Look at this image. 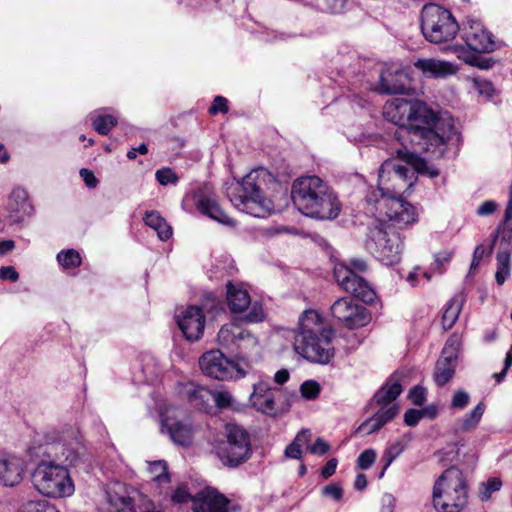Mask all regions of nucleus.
I'll list each match as a JSON object with an SVG mask.
<instances>
[{
    "label": "nucleus",
    "instance_id": "nucleus-42",
    "mask_svg": "<svg viewBox=\"0 0 512 512\" xmlns=\"http://www.w3.org/2000/svg\"><path fill=\"white\" fill-rule=\"evenodd\" d=\"M461 346H462L461 337L456 334H453L449 337V339L445 343V346L442 349V355L445 357H448V359L457 360L458 353L460 351Z\"/></svg>",
    "mask_w": 512,
    "mask_h": 512
},
{
    "label": "nucleus",
    "instance_id": "nucleus-62",
    "mask_svg": "<svg viewBox=\"0 0 512 512\" xmlns=\"http://www.w3.org/2000/svg\"><path fill=\"white\" fill-rule=\"evenodd\" d=\"M337 464H338V461L336 458H331L330 460H328L327 463L325 464V466L322 468V471H321L322 476L325 479L331 477L336 471Z\"/></svg>",
    "mask_w": 512,
    "mask_h": 512
},
{
    "label": "nucleus",
    "instance_id": "nucleus-34",
    "mask_svg": "<svg viewBox=\"0 0 512 512\" xmlns=\"http://www.w3.org/2000/svg\"><path fill=\"white\" fill-rule=\"evenodd\" d=\"M412 435L405 434L402 437L398 438L395 442L391 443L384 452L383 458L385 460V465L380 473V477H383L386 469L391 465V463L405 450L407 445L411 442Z\"/></svg>",
    "mask_w": 512,
    "mask_h": 512
},
{
    "label": "nucleus",
    "instance_id": "nucleus-36",
    "mask_svg": "<svg viewBox=\"0 0 512 512\" xmlns=\"http://www.w3.org/2000/svg\"><path fill=\"white\" fill-rule=\"evenodd\" d=\"M463 298L461 295L452 297L446 304L442 315V326L445 330L453 327L457 321L463 305Z\"/></svg>",
    "mask_w": 512,
    "mask_h": 512
},
{
    "label": "nucleus",
    "instance_id": "nucleus-10",
    "mask_svg": "<svg viewBox=\"0 0 512 512\" xmlns=\"http://www.w3.org/2000/svg\"><path fill=\"white\" fill-rule=\"evenodd\" d=\"M252 453L250 437L247 431L229 423L225 426V439L216 446L220 461L228 467H237L246 462Z\"/></svg>",
    "mask_w": 512,
    "mask_h": 512
},
{
    "label": "nucleus",
    "instance_id": "nucleus-3",
    "mask_svg": "<svg viewBox=\"0 0 512 512\" xmlns=\"http://www.w3.org/2000/svg\"><path fill=\"white\" fill-rule=\"evenodd\" d=\"M293 347L297 354L312 363L328 364L334 357L333 330L315 310H306L293 331Z\"/></svg>",
    "mask_w": 512,
    "mask_h": 512
},
{
    "label": "nucleus",
    "instance_id": "nucleus-18",
    "mask_svg": "<svg viewBox=\"0 0 512 512\" xmlns=\"http://www.w3.org/2000/svg\"><path fill=\"white\" fill-rule=\"evenodd\" d=\"M179 329L188 341L199 340L205 328V316L198 306H188L176 314Z\"/></svg>",
    "mask_w": 512,
    "mask_h": 512
},
{
    "label": "nucleus",
    "instance_id": "nucleus-39",
    "mask_svg": "<svg viewBox=\"0 0 512 512\" xmlns=\"http://www.w3.org/2000/svg\"><path fill=\"white\" fill-rule=\"evenodd\" d=\"M57 261L64 269H74L81 265V256L74 249L62 250L57 254Z\"/></svg>",
    "mask_w": 512,
    "mask_h": 512
},
{
    "label": "nucleus",
    "instance_id": "nucleus-37",
    "mask_svg": "<svg viewBox=\"0 0 512 512\" xmlns=\"http://www.w3.org/2000/svg\"><path fill=\"white\" fill-rule=\"evenodd\" d=\"M484 411L485 405L482 402L478 403L471 412L467 413L463 418L457 421V430L466 432L475 429L480 422Z\"/></svg>",
    "mask_w": 512,
    "mask_h": 512
},
{
    "label": "nucleus",
    "instance_id": "nucleus-13",
    "mask_svg": "<svg viewBox=\"0 0 512 512\" xmlns=\"http://www.w3.org/2000/svg\"><path fill=\"white\" fill-rule=\"evenodd\" d=\"M202 372L217 380H232L243 377L245 372L229 360L220 350H210L199 359Z\"/></svg>",
    "mask_w": 512,
    "mask_h": 512
},
{
    "label": "nucleus",
    "instance_id": "nucleus-44",
    "mask_svg": "<svg viewBox=\"0 0 512 512\" xmlns=\"http://www.w3.org/2000/svg\"><path fill=\"white\" fill-rule=\"evenodd\" d=\"M320 385L314 380H307L300 386L301 395L308 400L315 399L320 393Z\"/></svg>",
    "mask_w": 512,
    "mask_h": 512
},
{
    "label": "nucleus",
    "instance_id": "nucleus-55",
    "mask_svg": "<svg viewBox=\"0 0 512 512\" xmlns=\"http://www.w3.org/2000/svg\"><path fill=\"white\" fill-rule=\"evenodd\" d=\"M322 493L325 496L331 497L332 499L339 501L343 496V489L340 485L332 483L325 486L322 489Z\"/></svg>",
    "mask_w": 512,
    "mask_h": 512
},
{
    "label": "nucleus",
    "instance_id": "nucleus-23",
    "mask_svg": "<svg viewBox=\"0 0 512 512\" xmlns=\"http://www.w3.org/2000/svg\"><path fill=\"white\" fill-rule=\"evenodd\" d=\"M194 204L197 210L215 220L216 222L232 226L234 221L221 209L216 197L212 194H207L204 191H197L193 196Z\"/></svg>",
    "mask_w": 512,
    "mask_h": 512
},
{
    "label": "nucleus",
    "instance_id": "nucleus-12",
    "mask_svg": "<svg viewBox=\"0 0 512 512\" xmlns=\"http://www.w3.org/2000/svg\"><path fill=\"white\" fill-rule=\"evenodd\" d=\"M217 343L222 348L237 355L245 356L258 345V340L241 323L231 321L224 324L218 334Z\"/></svg>",
    "mask_w": 512,
    "mask_h": 512
},
{
    "label": "nucleus",
    "instance_id": "nucleus-27",
    "mask_svg": "<svg viewBox=\"0 0 512 512\" xmlns=\"http://www.w3.org/2000/svg\"><path fill=\"white\" fill-rule=\"evenodd\" d=\"M414 66L425 76L433 78H446L454 75L458 70L454 63L435 58L418 59L414 62Z\"/></svg>",
    "mask_w": 512,
    "mask_h": 512
},
{
    "label": "nucleus",
    "instance_id": "nucleus-24",
    "mask_svg": "<svg viewBox=\"0 0 512 512\" xmlns=\"http://www.w3.org/2000/svg\"><path fill=\"white\" fill-rule=\"evenodd\" d=\"M101 509L104 512H135L132 499L126 494L125 487L121 483H114L108 487Z\"/></svg>",
    "mask_w": 512,
    "mask_h": 512
},
{
    "label": "nucleus",
    "instance_id": "nucleus-15",
    "mask_svg": "<svg viewBox=\"0 0 512 512\" xmlns=\"http://www.w3.org/2000/svg\"><path fill=\"white\" fill-rule=\"evenodd\" d=\"M331 313L334 318L349 329L363 327L370 321L367 309L354 302L350 297L336 300L331 306Z\"/></svg>",
    "mask_w": 512,
    "mask_h": 512
},
{
    "label": "nucleus",
    "instance_id": "nucleus-17",
    "mask_svg": "<svg viewBox=\"0 0 512 512\" xmlns=\"http://www.w3.org/2000/svg\"><path fill=\"white\" fill-rule=\"evenodd\" d=\"M461 37L470 50L478 53H489L495 48L491 33L477 20H468L464 24Z\"/></svg>",
    "mask_w": 512,
    "mask_h": 512
},
{
    "label": "nucleus",
    "instance_id": "nucleus-60",
    "mask_svg": "<svg viewBox=\"0 0 512 512\" xmlns=\"http://www.w3.org/2000/svg\"><path fill=\"white\" fill-rule=\"evenodd\" d=\"M311 438V432L309 429H302L298 434L296 435L295 439L293 440V443L298 445L300 448L302 446L307 445Z\"/></svg>",
    "mask_w": 512,
    "mask_h": 512
},
{
    "label": "nucleus",
    "instance_id": "nucleus-22",
    "mask_svg": "<svg viewBox=\"0 0 512 512\" xmlns=\"http://www.w3.org/2000/svg\"><path fill=\"white\" fill-rule=\"evenodd\" d=\"M192 502L194 512H229V499L212 488L197 493Z\"/></svg>",
    "mask_w": 512,
    "mask_h": 512
},
{
    "label": "nucleus",
    "instance_id": "nucleus-48",
    "mask_svg": "<svg viewBox=\"0 0 512 512\" xmlns=\"http://www.w3.org/2000/svg\"><path fill=\"white\" fill-rule=\"evenodd\" d=\"M376 452L373 449H366L357 458V465L362 470H367L375 462Z\"/></svg>",
    "mask_w": 512,
    "mask_h": 512
},
{
    "label": "nucleus",
    "instance_id": "nucleus-14",
    "mask_svg": "<svg viewBox=\"0 0 512 512\" xmlns=\"http://www.w3.org/2000/svg\"><path fill=\"white\" fill-rule=\"evenodd\" d=\"M226 299L229 309L232 313H242L250 308L243 320L247 323H257L264 319V311L262 306L255 302L251 303V298L246 289L240 284L228 282Z\"/></svg>",
    "mask_w": 512,
    "mask_h": 512
},
{
    "label": "nucleus",
    "instance_id": "nucleus-16",
    "mask_svg": "<svg viewBox=\"0 0 512 512\" xmlns=\"http://www.w3.org/2000/svg\"><path fill=\"white\" fill-rule=\"evenodd\" d=\"M161 431L167 433L173 443L187 446L192 442L193 426L188 418L179 417L178 411L167 409L161 413Z\"/></svg>",
    "mask_w": 512,
    "mask_h": 512
},
{
    "label": "nucleus",
    "instance_id": "nucleus-64",
    "mask_svg": "<svg viewBox=\"0 0 512 512\" xmlns=\"http://www.w3.org/2000/svg\"><path fill=\"white\" fill-rule=\"evenodd\" d=\"M512 219V182L509 187L508 201L504 212V222L508 223Z\"/></svg>",
    "mask_w": 512,
    "mask_h": 512
},
{
    "label": "nucleus",
    "instance_id": "nucleus-50",
    "mask_svg": "<svg viewBox=\"0 0 512 512\" xmlns=\"http://www.w3.org/2000/svg\"><path fill=\"white\" fill-rule=\"evenodd\" d=\"M470 400V396L467 392L463 390H458L454 393L451 400V407L454 409L462 410L464 409Z\"/></svg>",
    "mask_w": 512,
    "mask_h": 512
},
{
    "label": "nucleus",
    "instance_id": "nucleus-41",
    "mask_svg": "<svg viewBox=\"0 0 512 512\" xmlns=\"http://www.w3.org/2000/svg\"><path fill=\"white\" fill-rule=\"evenodd\" d=\"M500 237L501 239V246H503L502 249H508L510 251V248H512V224L511 223H503V225H500L496 233L493 237V242L490 248V252H492L493 246L496 242V240Z\"/></svg>",
    "mask_w": 512,
    "mask_h": 512
},
{
    "label": "nucleus",
    "instance_id": "nucleus-46",
    "mask_svg": "<svg viewBox=\"0 0 512 512\" xmlns=\"http://www.w3.org/2000/svg\"><path fill=\"white\" fill-rule=\"evenodd\" d=\"M473 84L477 92L486 98H491L495 93L493 84L486 79L474 78Z\"/></svg>",
    "mask_w": 512,
    "mask_h": 512
},
{
    "label": "nucleus",
    "instance_id": "nucleus-61",
    "mask_svg": "<svg viewBox=\"0 0 512 512\" xmlns=\"http://www.w3.org/2000/svg\"><path fill=\"white\" fill-rule=\"evenodd\" d=\"M395 504V498L391 494H384L381 498L380 512H392Z\"/></svg>",
    "mask_w": 512,
    "mask_h": 512
},
{
    "label": "nucleus",
    "instance_id": "nucleus-31",
    "mask_svg": "<svg viewBox=\"0 0 512 512\" xmlns=\"http://www.w3.org/2000/svg\"><path fill=\"white\" fill-rule=\"evenodd\" d=\"M402 386L398 381L389 380L374 395L373 402L379 406V409L394 406L399 410L395 403L396 398L401 394Z\"/></svg>",
    "mask_w": 512,
    "mask_h": 512
},
{
    "label": "nucleus",
    "instance_id": "nucleus-35",
    "mask_svg": "<svg viewBox=\"0 0 512 512\" xmlns=\"http://www.w3.org/2000/svg\"><path fill=\"white\" fill-rule=\"evenodd\" d=\"M108 109L95 111L91 115L93 128L101 135H107L117 124V118Z\"/></svg>",
    "mask_w": 512,
    "mask_h": 512
},
{
    "label": "nucleus",
    "instance_id": "nucleus-45",
    "mask_svg": "<svg viewBox=\"0 0 512 512\" xmlns=\"http://www.w3.org/2000/svg\"><path fill=\"white\" fill-rule=\"evenodd\" d=\"M156 180L160 185L176 184L179 180L177 174L170 168H162L155 173Z\"/></svg>",
    "mask_w": 512,
    "mask_h": 512
},
{
    "label": "nucleus",
    "instance_id": "nucleus-54",
    "mask_svg": "<svg viewBox=\"0 0 512 512\" xmlns=\"http://www.w3.org/2000/svg\"><path fill=\"white\" fill-rule=\"evenodd\" d=\"M191 499V495L188 492L185 485L179 486L174 493L171 495V500L174 503H186Z\"/></svg>",
    "mask_w": 512,
    "mask_h": 512
},
{
    "label": "nucleus",
    "instance_id": "nucleus-4",
    "mask_svg": "<svg viewBox=\"0 0 512 512\" xmlns=\"http://www.w3.org/2000/svg\"><path fill=\"white\" fill-rule=\"evenodd\" d=\"M294 205L305 216L319 219H335L341 210L337 195L318 176L297 178L291 188Z\"/></svg>",
    "mask_w": 512,
    "mask_h": 512
},
{
    "label": "nucleus",
    "instance_id": "nucleus-29",
    "mask_svg": "<svg viewBox=\"0 0 512 512\" xmlns=\"http://www.w3.org/2000/svg\"><path fill=\"white\" fill-rule=\"evenodd\" d=\"M147 471L155 492L158 495H167L171 482L167 463L164 460L149 462Z\"/></svg>",
    "mask_w": 512,
    "mask_h": 512
},
{
    "label": "nucleus",
    "instance_id": "nucleus-49",
    "mask_svg": "<svg viewBox=\"0 0 512 512\" xmlns=\"http://www.w3.org/2000/svg\"><path fill=\"white\" fill-rule=\"evenodd\" d=\"M429 409H409L404 414V422L407 426H416Z\"/></svg>",
    "mask_w": 512,
    "mask_h": 512
},
{
    "label": "nucleus",
    "instance_id": "nucleus-43",
    "mask_svg": "<svg viewBox=\"0 0 512 512\" xmlns=\"http://www.w3.org/2000/svg\"><path fill=\"white\" fill-rule=\"evenodd\" d=\"M18 512H58L54 506L43 500L28 501L24 503Z\"/></svg>",
    "mask_w": 512,
    "mask_h": 512
},
{
    "label": "nucleus",
    "instance_id": "nucleus-59",
    "mask_svg": "<svg viewBox=\"0 0 512 512\" xmlns=\"http://www.w3.org/2000/svg\"><path fill=\"white\" fill-rule=\"evenodd\" d=\"M326 9L331 13H341L344 11L346 0H325Z\"/></svg>",
    "mask_w": 512,
    "mask_h": 512
},
{
    "label": "nucleus",
    "instance_id": "nucleus-40",
    "mask_svg": "<svg viewBox=\"0 0 512 512\" xmlns=\"http://www.w3.org/2000/svg\"><path fill=\"white\" fill-rule=\"evenodd\" d=\"M502 487V481L498 477H491L479 485V498L481 501H488L492 494L499 491Z\"/></svg>",
    "mask_w": 512,
    "mask_h": 512
},
{
    "label": "nucleus",
    "instance_id": "nucleus-32",
    "mask_svg": "<svg viewBox=\"0 0 512 512\" xmlns=\"http://www.w3.org/2000/svg\"><path fill=\"white\" fill-rule=\"evenodd\" d=\"M145 224L152 228L161 241H167L172 236V228L157 211H147L143 218Z\"/></svg>",
    "mask_w": 512,
    "mask_h": 512
},
{
    "label": "nucleus",
    "instance_id": "nucleus-30",
    "mask_svg": "<svg viewBox=\"0 0 512 512\" xmlns=\"http://www.w3.org/2000/svg\"><path fill=\"white\" fill-rule=\"evenodd\" d=\"M398 414V409L394 406H388L384 409H378L377 412L358 428V433L369 435L380 430L387 422L391 421Z\"/></svg>",
    "mask_w": 512,
    "mask_h": 512
},
{
    "label": "nucleus",
    "instance_id": "nucleus-7",
    "mask_svg": "<svg viewBox=\"0 0 512 512\" xmlns=\"http://www.w3.org/2000/svg\"><path fill=\"white\" fill-rule=\"evenodd\" d=\"M37 491L51 498H65L74 493L75 486L66 466L54 461H41L32 474Z\"/></svg>",
    "mask_w": 512,
    "mask_h": 512
},
{
    "label": "nucleus",
    "instance_id": "nucleus-20",
    "mask_svg": "<svg viewBox=\"0 0 512 512\" xmlns=\"http://www.w3.org/2000/svg\"><path fill=\"white\" fill-rule=\"evenodd\" d=\"M179 397L199 410L208 412L212 406L213 391L193 382H179L175 388Z\"/></svg>",
    "mask_w": 512,
    "mask_h": 512
},
{
    "label": "nucleus",
    "instance_id": "nucleus-26",
    "mask_svg": "<svg viewBox=\"0 0 512 512\" xmlns=\"http://www.w3.org/2000/svg\"><path fill=\"white\" fill-rule=\"evenodd\" d=\"M8 210L13 223H20L31 215L33 207L25 189L17 187L12 190L8 200Z\"/></svg>",
    "mask_w": 512,
    "mask_h": 512
},
{
    "label": "nucleus",
    "instance_id": "nucleus-51",
    "mask_svg": "<svg viewBox=\"0 0 512 512\" xmlns=\"http://www.w3.org/2000/svg\"><path fill=\"white\" fill-rule=\"evenodd\" d=\"M228 112V101L223 96H216L213 100L212 105L209 108V113L211 115H216L218 113H227Z\"/></svg>",
    "mask_w": 512,
    "mask_h": 512
},
{
    "label": "nucleus",
    "instance_id": "nucleus-2",
    "mask_svg": "<svg viewBox=\"0 0 512 512\" xmlns=\"http://www.w3.org/2000/svg\"><path fill=\"white\" fill-rule=\"evenodd\" d=\"M454 134L455 128L451 117L440 116L425 103L412 101L405 126L397 128L394 132L395 139L402 146L397 149L398 157L407 164L399 166L409 169L407 181L412 178L414 172L428 174L432 178L437 177L438 170L429 167L419 154L426 152L434 158L442 157L446 152L447 142ZM388 160L392 161H386ZM393 162L398 165L395 160Z\"/></svg>",
    "mask_w": 512,
    "mask_h": 512
},
{
    "label": "nucleus",
    "instance_id": "nucleus-38",
    "mask_svg": "<svg viewBox=\"0 0 512 512\" xmlns=\"http://www.w3.org/2000/svg\"><path fill=\"white\" fill-rule=\"evenodd\" d=\"M497 271L495 279L497 284L502 285L510 275V252L508 249H501L496 256Z\"/></svg>",
    "mask_w": 512,
    "mask_h": 512
},
{
    "label": "nucleus",
    "instance_id": "nucleus-6",
    "mask_svg": "<svg viewBox=\"0 0 512 512\" xmlns=\"http://www.w3.org/2000/svg\"><path fill=\"white\" fill-rule=\"evenodd\" d=\"M38 448H34L37 457H52L67 466H76L85 454L81 435L78 429L64 427L52 428L36 440Z\"/></svg>",
    "mask_w": 512,
    "mask_h": 512
},
{
    "label": "nucleus",
    "instance_id": "nucleus-25",
    "mask_svg": "<svg viewBox=\"0 0 512 512\" xmlns=\"http://www.w3.org/2000/svg\"><path fill=\"white\" fill-rule=\"evenodd\" d=\"M408 74L397 68L382 71L377 90L383 94H406L409 90Z\"/></svg>",
    "mask_w": 512,
    "mask_h": 512
},
{
    "label": "nucleus",
    "instance_id": "nucleus-21",
    "mask_svg": "<svg viewBox=\"0 0 512 512\" xmlns=\"http://www.w3.org/2000/svg\"><path fill=\"white\" fill-rule=\"evenodd\" d=\"M280 392V389L271 387L269 382L259 380L253 384V392L249 397L250 404L257 411L273 414L276 410L275 399Z\"/></svg>",
    "mask_w": 512,
    "mask_h": 512
},
{
    "label": "nucleus",
    "instance_id": "nucleus-5",
    "mask_svg": "<svg viewBox=\"0 0 512 512\" xmlns=\"http://www.w3.org/2000/svg\"><path fill=\"white\" fill-rule=\"evenodd\" d=\"M275 182L274 176L265 168L258 167L227 188V197L239 211L263 218L274 210L265 191Z\"/></svg>",
    "mask_w": 512,
    "mask_h": 512
},
{
    "label": "nucleus",
    "instance_id": "nucleus-53",
    "mask_svg": "<svg viewBox=\"0 0 512 512\" xmlns=\"http://www.w3.org/2000/svg\"><path fill=\"white\" fill-rule=\"evenodd\" d=\"M409 399L414 405H422L426 399V390L421 386H414L409 392Z\"/></svg>",
    "mask_w": 512,
    "mask_h": 512
},
{
    "label": "nucleus",
    "instance_id": "nucleus-56",
    "mask_svg": "<svg viewBox=\"0 0 512 512\" xmlns=\"http://www.w3.org/2000/svg\"><path fill=\"white\" fill-rule=\"evenodd\" d=\"M498 208V204L493 200L483 202L476 210V214L481 217L493 214Z\"/></svg>",
    "mask_w": 512,
    "mask_h": 512
},
{
    "label": "nucleus",
    "instance_id": "nucleus-11",
    "mask_svg": "<svg viewBox=\"0 0 512 512\" xmlns=\"http://www.w3.org/2000/svg\"><path fill=\"white\" fill-rule=\"evenodd\" d=\"M368 266L364 259L352 258L347 264L339 263L334 267V278L346 291L364 303L370 304L376 299V293L371 285L357 272H365Z\"/></svg>",
    "mask_w": 512,
    "mask_h": 512
},
{
    "label": "nucleus",
    "instance_id": "nucleus-1",
    "mask_svg": "<svg viewBox=\"0 0 512 512\" xmlns=\"http://www.w3.org/2000/svg\"><path fill=\"white\" fill-rule=\"evenodd\" d=\"M408 172L409 169L393 161H384L379 168L378 188L366 195L368 213L377 221L370 229L366 248L387 266L399 263L403 251L402 239L394 228L403 229L418 221L416 207L400 197L409 185Z\"/></svg>",
    "mask_w": 512,
    "mask_h": 512
},
{
    "label": "nucleus",
    "instance_id": "nucleus-28",
    "mask_svg": "<svg viewBox=\"0 0 512 512\" xmlns=\"http://www.w3.org/2000/svg\"><path fill=\"white\" fill-rule=\"evenodd\" d=\"M412 101L403 98H395L387 101L383 107V115L386 120L394 123L398 128L404 127L406 117L411 111Z\"/></svg>",
    "mask_w": 512,
    "mask_h": 512
},
{
    "label": "nucleus",
    "instance_id": "nucleus-9",
    "mask_svg": "<svg viewBox=\"0 0 512 512\" xmlns=\"http://www.w3.org/2000/svg\"><path fill=\"white\" fill-rule=\"evenodd\" d=\"M421 31L430 43L441 44L453 40L460 27L450 10L429 3L421 11Z\"/></svg>",
    "mask_w": 512,
    "mask_h": 512
},
{
    "label": "nucleus",
    "instance_id": "nucleus-19",
    "mask_svg": "<svg viewBox=\"0 0 512 512\" xmlns=\"http://www.w3.org/2000/svg\"><path fill=\"white\" fill-rule=\"evenodd\" d=\"M26 472L25 460L15 454L0 452V485L16 487L24 479Z\"/></svg>",
    "mask_w": 512,
    "mask_h": 512
},
{
    "label": "nucleus",
    "instance_id": "nucleus-8",
    "mask_svg": "<svg viewBox=\"0 0 512 512\" xmlns=\"http://www.w3.org/2000/svg\"><path fill=\"white\" fill-rule=\"evenodd\" d=\"M467 503V486L459 469L444 471L433 488V504L440 512H458Z\"/></svg>",
    "mask_w": 512,
    "mask_h": 512
},
{
    "label": "nucleus",
    "instance_id": "nucleus-58",
    "mask_svg": "<svg viewBox=\"0 0 512 512\" xmlns=\"http://www.w3.org/2000/svg\"><path fill=\"white\" fill-rule=\"evenodd\" d=\"M80 176L88 188H95L98 184V180L94 173L86 168L80 170Z\"/></svg>",
    "mask_w": 512,
    "mask_h": 512
},
{
    "label": "nucleus",
    "instance_id": "nucleus-57",
    "mask_svg": "<svg viewBox=\"0 0 512 512\" xmlns=\"http://www.w3.org/2000/svg\"><path fill=\"white\" fill-rule=\"evenodd\" d=\"M0 279L16 282L19 279V274L13 266H2L0 268Z\"/></svg>",
    "mask_w": 512,
    "mask_h": 512
},
{
    "label": "nucleus",
    "instance_id": "nucleus-52",
    "mask_svg": "<svg viewBox=\"0 0 512 512\" xmlns=\"http://www.w3.org/2000/svg\"><path fill=\"white\" fill-rule=\"evenodd\" d=\"M311 454L324 455L330 450V445L323 438H317L314 444L307 447Z\"/></svg>",
    "mask_w": 512,
    "mask_h": 512
},
{
    "label": "nucleus",
    "instance_id": "nucleus-47",
    "mask_svg": "<svg viewBox=\"0 0 512 512\" xmlns=\"http://www.w3.org/2000/svg\"><path fill=\"white\" fill-rule=\"evenodd\" d=\"M220 409L228 408L233 403V397L228 391H213V401Z\"/></svg>",
    "mask_w": 512,
    "mask_h": 512
},
{
    "label": "nucleus",
    "instance_id": "nucleus-63",
    "mask_svg": "<svg viewBox=\"0 0 512 512\" xmlns=\"http://www.w3.org/2000/svg\"><path fill=\"white\" fill-rule=\"evenodd\" d=\"M285 455L291 459H300L302 457V450L298 445L292 442L286 447Z\"/></svg>",
    "mask_w": 512,
    "mask_h": 512
},
{
    "label": "nucleus",
    "instance_id": "nucleus-33",
    "mask_svg": "<svg viewBox=\"0 0 512 512\" xmlns=\"http://www.w3.org/2000/svg\"><path fill=\"white\" fill-rule=\"evenodd\" d=\"M456 361L455 359H448V357L441 355L436 363L434 372V380L437 385L444 386L452 379L455 373Z\"/></svg>",
    "mask_w": 512,
    "mask_h": 512
}]
</instances>
